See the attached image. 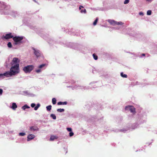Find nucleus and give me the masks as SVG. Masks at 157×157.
Listing matches in <instances>:
<instances>
[{"label":"nucleus","instance_id":"nucleus-1","mask_svg":"<svg viewBox=\"0 0 157 157\" xmlns=\"http://www.w3.org/2000/svg\"><path fill=\"white\" fill-rule=\"evenodd\" d=\"M18 65L12 66L10 71L4 73L5 76L9 77L12 75H14L19 72V68Z\"/></svg>","mask_w":157,"mask_h":157},{"label":"nucleus","instance_id":"nucleus-2","mask_svg":"<svg viewBox=\"0 0 157 157\" xmlns=\"http://www.w3.org/2000/svg\"><path fill=\"white\" fill-rule=\"evenodd\" d=\"M23 39V37L22 36H15L13 37V39L14 41L13 44L14 45H20L22 43V40Z\"/></svg>","mask_w":157,"mask_h":157},{"label":"nucleus","instance_id":"nucleus-3","mask_svg":"<svg viewBox=\"0 0 157 157\" xmlns=\"http://www.w3.org/2000/svg\"><path fill=\"white\" fill-rule=\"evenodd\" d=\"M34 67L33 65H29L25 67L23 71L25 73H30L33 69Z\"/></svg>","mask_w":157,"mask_h":157},{"label":"nucleus","instance_id":"nucleus-4","mask_svg":"<svg viewBox=\"0 0 157 157\" xmlns=\"http://www.w3.org/2000/svg\"><path fill=\"white\" fill-rule=\"evenodd\" d=\"M20 62L19 59L17 58H14L11 63V66L17 65L19 66V63Z\"/></svg>","mask_w":157,"mask_h":157},{"label":"nucleus","instance_id":"nucleus-5","mask_svg":"<svg viewBox=\"0 0 157 157\" xmlns=\"http://www.w3.org/2000/svg\"><path fill=\"white\" fill-rule=\"evenodd\" d=\"M125 109L126 110L130 111L134 114L136 113L135 109L133 106L128 105L125 107Z\"/></svg>","mask_w":157,"mask_h":157},{"label":"nucleus","instance_id":"nucleus-6","mask_svg":"<svg viewBox=\"0 0 157 157\" xmlns=\"http://www.w3.org/2000/svg\"><path fill=\"white\" fill-rule=\"evenodd\" d=\"M13 36L12 35L11 33H9L7 34L5 36H3V38L6 39H10L11 38H13Z\"/></svg>","mask_w":157,"mask_h":157},{"label":"nucleus","instance_id":"nucleus-7","mask_svg":"<svg viewBox=\"0 0 157 157\" xmlns=\"http://www.w3.org/2000/svg\"><path fill=\"white\" fill-rule=\"evenodd\" d=\"M35 137V136L33 134H29L28 136L27 137V140L28 141H30L31 140H32L34 139V138Z\"/></svg>","mask_w":157,"mask_h":157},{"label":"nucleus","instance_id":"nucleus-8","mask_svg":"<svg viewBox=\"0 0 157 157\" xmlns=\"http://www.w3.org/2000/svg\"><path fill=\"white\" fill-rule=\"evenodd\" d=\"M107 21L111 25H116V21L113 20H108Z\"/></svg>","mask_w":157,"mask_h":157},{"label":"nucleus","instance_id":"nucleus-9","mask_svg":"<svg viewBox=\"0 0 157 157\" xmlns=\"http://www.w3.org/2000/svg\"><path fill=\"white\" fill-rule=\"evenodd\" d=\"M10 108L13 110H15L17 108V105L15 103H13L12 104V106L10 107Z\"/></svg>","mask_w":157,"mask_h":157},{"label":"nucleus","instance_id":"nucleus-10","mask_svg":"<svg viewBox=\"0 0 157 157\" xmlns=\"http://www.w3.org/2000/svg\"><path fill=\"white\" fill-rule=\"evenodd\" d=\"M68 131L70 132L69 133L70 136H72L74 135V133L72 132L71 128H67Z\"/></svg>","mask_w":157,"mask_h":157},{"label":"nucleus","instance_id":"nucleus-11","mask_svg":"<svg viewBox=\"0 0 157 157\" xmlns=\"http://www.w3.org/2000/svg\"><path fill=\"white\" fill-rule=\"evenodd\" d=\"M23 93L25 95H28V96H32L33 94L31 93L30 92H29L28 91L25 90L23 91Z\"/></svg>","mask_w":157,"mask_h":157},{"label":"nucleus","instance_id":"nucleus-12","mask_svg":"<svg viewBox=\"0 0 157 157\" xmlns=\"http://www.w3.org/2000/svg\"><path fill=\"white\" fill-rule=\"evenodd\" d=\"M33 50H34V53L36 56L37 57L40 56V53L39 51L38 50H36L35 49H33Z\"/></svg>","mask_w":157,"mask_h":157},{"label":"nucleus","instance_id":"nucleus-13","mask_svg":"<svg viewBox=\"0 0 157 157\" xmlns=\"http://www.w3.org/2000/svg\"><path fill=\"white\" fill-rule=\"evenodd\" d=\"M58 137L57 136H51L50 138V140H53L55 139H57Z\"/></svg>","mask_w":157,"mask_h":157},{"label":"nucleus","instance_id":"nucleus-14","mask_svg":"<svg viewBox=\"0 0 157 157\" xmlns=\"http://www.w3.org/2000/svg\"><path fill=\"white\" fill-rule=\"evenodd\" d=\"M29 108H30V107L27 105H25L22 107V109L24 110H25L26 109H28Z\"/></svg>","mask_w":157,"mask_h":157},{"label":"nucleus","instance_id":"nucleus-15","mask_svg":"<svg viewBox=\"0 0 157 157\" xmlns=\"http://www.w3.org/2000/svg\"><path fill=\"white\" fill-rule=\"evenodd\" d=\"M67 103V102L66 101L65 102H59L58 103V105H66Z\"/></svg>","mask_w":157,"mask_h":157},{"label":"nucleus","instance_id":"nucleus-16","mask_svg":"<svg viewBox=\"0 0 157 157\" xmlns=\"http://www.w3.org/2000/svg\"><path fill=\"white\" fill-rule=\"evenodd\" d=\"M40 104L39 103L37 104L36 106L34 107V109L35 110H36L38 109L40 107Z\"/></svg>","mask_w":157,"mask_h":157},{"label":"nucleus","instance_id":"nucleus-17","mask_svg":"<svg viewBox=\"0 0 157 157\" xmlns=\"http://www.w3.org/2000/svg\"><path fill=\"white\" fill-rule=\"evenodd\" d=\"M56 99L55 98H53L52 99V103L54 105L56 103Z\"/></svg>","mask_w":157,"mask_h":157},{"label":"nucleus","instance_id":"nucleus-18","mask_svg":"<svg viewBox=\"0 0 157 157\" xmlns=\"http://www.w3.org/2000/svg\"><path fill=\"white\" fill-rule=\"evenodd\" d=\"M50 116L53 119H56V116L55 114H51Z\"/></svg>","mask_w":157,"mask_h":157},{"label":"nucleus","instance_id":"nucleus-19","mask_svg":"<svg viewBox=\"0 0 157 157\" xmlns=\"http://www.w3.org/2000/svg\"><path fill=\"white\" fill-rule=\"evenodd\" d=\"M52 106L51 105H49L46 107V108L48 111H50L51 109Z\"/></svg>","mask_w":157,"mask_h":157},{"label":"nucleus","instance_id":"nucleus-20","mask_svg":"<svg viewBox=\"0 0 157 157\" xmlns=\"http://www.w3.org/2000/svg\"><path fill=\"white\" fill-rule=\"evenodd\" d=\"M121 75L122 77L123 78H127V75L125 74H123V73L122 72L121 73Z\"/></svg>","mask_w":157,"mask_h":157},{"label":"nucleus","instance_id":"nucleus-21","mask_svg":"<svg viewBox=\"0 0 157 157\" xmlns=\"http://www.w3.org/2000/svg\"><path fill=\"white\" fill-rule=\"evenodd\" d=\"M64 109H57V111L60 112H62L64 111Z\"/></svg>","mask_w":157,"mask_h":157},{"label":"nucleus","instance_id":"nucleus-22","mask_svg":"<svg viewBox=\"0 0 157 157\" xmlns=\"http://www.w3.org/2000/svg\"><path fill=\"white\" fill-rule=\"evenodd\" d=\"M124 24V23L121 21L117 22L116 21V25H122Z\"/></svg>","mask_w":157,"mask_h":157},{"label":"nucleus","instance_id":"nucleus-23","mask_svg":"<svg viewBox=\"0 0 157 157\" xmlns=\"http://www.w3.org/2000/svg\"><path fill=\"white\" fill-rule=\"evenodd\" d=\"M7 46L9 48H11L12 47V45L11 43L9 42L7 44Z\"/></svg>","mask_w":157,"mask_h":157},{"label":"nucleus","instance_id":"nucleus-24","mask_svg":"<svg viewBox=\"0 0 157 157\" xmlns=\"http://www.w3.org/2000/svg\"><path fill=\"white\" fill-rule=\"evenodd\" d=\"M151 10H148L147 11V15H151Z\"/></svg>","mask_w":157,"mask_h":157},{"label":"nucleus","instance_id":"nucleus-25","mask_svg":"<svg viewBox=\"0 0 157 157\" xmlns=\"http://www.w3.org/2000/svg\"><path fill=\"white\" fill-rule=\"evenodd\" d=\"M98 18H96V19L95 20V21H94V22L93 23L94 25H96L97 23L98 22Z\"/></svg>","mask_w":157,"mask_h":157},{"label":"nucleus","instance_id":"nucleus-26","mask_svg":"<svg viewBox=\"0 0 157 157\" xmlns=\"http://www.w3.org/2000/svg\"><path fill=\"white\" fill-rule=\"evenodd\" d=\"M93 56L94 57V58L95 60H97L98 59V56L95 55L94 54H93Z\"/></svg>","mask_w":157,"mask_h":157},{"label":"nucleus","instance_id":"nucleus-27","mask_svg":"<svg viewBox=\"0 0 157 157\" xmlns=\"http://www.w3.org/2000/svg\"><path fill=\"white\" fill-rule=\"evenodd\" d=\"M129 2V0H125L124 1V4H128Z\"/></svg>","mask_w":157,"mask_h":157},{"label":"nucleus","instance_id":"nucleus-28","mask_svg":"<svg viewBox=\"0 0 157 157\" xmlns=\"http://www.w3.org/2000/svg\"><path fill=\"white\" fill-rule=\"evenodd\" d=\"M19 135L20 136H23L25 135V133L24 132H20L19 133Z\"/></svg>","mask_w":157,"mask_h":157},{"label":"nucleus","instance_id":"nucleus-29","mask_svg":"<svg viewBox=\"0 0 157 157\" xmlns=\"http://www.w3.org/2000/svg\"><path fill=\"white\" fill-rule=\"evenodd\" d=\"M80 12L81 13H86V10L84 9V10H81Z\"/></svg>","mask_w":157,"mask_h":157},{"label":"nucleus","instance_id":"nucleus-30","mask_svg":"<svg viewBox=\"0 0 157 157\" xmlns=\"http://www.w3.org/2000/svg\"><path fill=\"white\" fill-rule=\"evenodd\" d=\"M45 66V64H42L40 65L38 67L39 68H42V67H44V66Z\"/></svg>","mask_w":157,"mask_h":157},{"label":"nucleus","instance_id":"nucleus-31","mask_svg":"<svg viewBox=\"0 0 157 157\" xmlns=\"http://www.w3.org/2000/svg\"><path fill=\"white\" fill-rule=\"evenodd\" d=\"M41 70L40 69V68L39 69H38L36 70V72L37 73H40V72H41Z\"/></svg>","mask_w":157,"mask_h":157},{"label":"nucleus","instance_id":"nucleus-32","mask_svg":"<svg viewBox=\"0 0 157 157\" xmlns=\"http://www.w3.org/2000/svg\"><path fill=\"white\" fill-rule=\"evenodd\" d=\"M5 76L4 73L3 74H0V79L3 78Z\"/></svg>","mask_w":157,"mask_h":157},{"label":"nucleus","instance_id":"nucleus-33","mask_svg":"<svg viewBox=\"0 0 157 157\" xmlns=\"http://www.w3.org/2000/svg\"><path fill=\"white\" fill-rule=\"evenodd\" d=\"M35 105H35V104H34V103H33L31 104V106L33 108V107H35Z\"/></svg>","mask_w":157,"mask_h":157},{"label":"nucleus","instance_id":"nucleus-34","mask_svg":"<svg viewBox=\"0 0 157 157\" xmlns=\"http://www.w3.org/2000/svg\"><path fill=\"white\" fill-rule=\"evenodd\" d=\"M3 92V90L1 89H0V95H2Z\"/></svg>","mask_w":157,"mask_h":157},{"label":"nucleus","instance_id":"nucleus-35","mask_svg":"<svg viewBox=\"0 0 157 157\" xmlns=\"http://www.w3.org/2000/svg\"><path fill=\"white\" fill-rule=\"evenodd\" d=\"M139 14L140 15L143 16L144 15V13L142 12H140L139 13Z\"/></svg>","mask_w":157,"mask_h":157},{"label":"nucleus","instance_id":"nucleus-36","mask_svg":"<svg viewBox=\"0 0 157 157\" xmlns=\"http://www.w3.org/2000/svg\"><path fill=\"white\" fill-rule=\"evenodd\" d=\"M146 1L148 2L151 3L152 2V0H146Z\"/></svg>","mask_w":157,"mask_h":157},{"label":"nucleus","instance_id":"nucleus-37","mask_svg":"<svg viewBox=\"0 0 157 157\" xmlns=\"http://www.w3.org/2000/svg\"><path fill=\"white\" fill-rule=\"evenodd\" d=\"M30 129L31 131H32V130L35 131V130H37V129H34V128H30Z\"/></svg>","mask_w":157,"mask_h":157},{"label":"nucleus","instance_id":"nucleus-38","mask_svg":"<svg viewBox=\"0 0 157 157\" xmlns=\"http://www.w3.org/2000/svg\"><path fill=\"white\" fill-rule=\"evenodd\" d=\"M82 8H83V7L82 6H80L79 7V9L81 10Z\"/></svg>","mask_w":157,"mask_h":157},{"label":"nucleus","instance_id":"nucleus-39","mask_svg":"<svg viewBox=\"0 0 157 157\" xmlns=\"http://www.w3.org/2000/svg\"><path fill=\"white\" fill-rule=\"evenodd\" d=\"M142 55H143V56H145V54H142Z\"/></svg>","mask_w":157,"mask_h":157}]
</instances>
